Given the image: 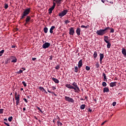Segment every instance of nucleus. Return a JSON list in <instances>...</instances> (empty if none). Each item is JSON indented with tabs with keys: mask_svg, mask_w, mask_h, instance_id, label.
Instances as JSON below:
<instances>
[{
	"mask_svg": "<svg viewBox=\"0 0 126 126\" xmlns=\"http://www.w3.org/2000/svg\"><path fill=\"white\" fill-rule=\"evenodd\" d=\"M30 10H31V8L26 9L22 14L21 19H23V18H25V16H27V18H26V22H30V20H31V17L27 16L29 13H30Z\"/></svg>",
	"mask_w": 126,
	"mask_h": 126,
	"instance_id": "1",
	"label": "nucleus"
},
{
	"mask_svg": "<svg viewBox=\"0 0 126 126\" xmlns=\"http://www.w3.org/2000/svg\"><path fill=\"white\" fill-rule=\"evenodd\" d=\"M65 87L68 88L69 89H73L75 92H77V91H80L78 86H77V84H76L75 82L73 83L72 85L69 84H67L65 85Z\"/></svg>",
	"mask_w": 126,
	"mask_h": 126,
	"instance_id": "2",
	"label": "nucleus"
},
{
	"mask_svg": "<svg viewBox=\"0 0 126 126\" xmlns=\"http://www.w3.org/2000/svg\"><path fill=\"white\" fill-rule=\"evenodd\" d=\"M108 30H110V27L105 28L104 29H100L96 31V33L98 36H103V35H105L106 33H108Z\"/></svg>",
	"mask_w": 126,
	"mask_h": 126,
	"instance_id": "3",
	"label": "nucleus"
},
{
	"mask_svg": "<svg viewBox=\"0 0 126 126\" xmlns=\"http://www.w3.org/2000/svg\"><path fill=\"white\" fill-rule=\"evenodd\" d=\"M68 12V10H63L62 12L60 13L59 14V16H60L61 17H63L64 15H66V13Z\"/></svg>",
	"mask_w": 126,
	"mask_h": 126,
	"instance_id": "4",
	"label": "nucleus"
},
{
	"mask_svg": "<svg viewBox=\"0 0 126 126\" xmlns=\"http://www.w3.org/2000/svg\"><path fill=\"white\" fill-rule=\"evenodd\" d=\"M64 99L65 101L69 102V103H73V102H74L73 98L69 97L68 96H65Z\"/></svg>",
	"mask_w": 126,
	"mask_h": 126,
	"instance_id": "5",
	"label": "nucleus"
},
{
	"mask_svg": "<svg viewBox=\"0 0 126 126\" xmlns=\"http://www.w3.org/2000/svg\"><path fill=\"white\" fill-rule=\"evenodd\" d=\"M51 46V43L49 42H45L44 44L42 45L43 49H47V48H49Z\"/></svg>",
	"mask_w": 126,
	"mask_h": 126,
	"instance_id": "6",
	"label": "nucleus"
},
{
	"mask_svg": "<svg viewBox=\"0 0 126 126\" xmlns=\"http://www.w3.org/2000/svg\"><path fill=\"white\" fill-rule=\"evenodd\" d=\"M10 60H12L11 63H17V58L16 56H11Z\"/></svg>",
	"mask_w": 126,
	"mask_h": 126,
	"instance_id": "7",
	"label": "nucleus"
},
{
	"mask_svg": "<svg viewBox=\"0 0 126 126\" xmlns=\"http://www.w3.org/2000/svg\"><path fill=\"white\" fill-rule=\"evenodd\" d=\"M69 29V34L70 35H72V36H73V35L74 34V33H75L74 29L72 27H71Z\"/></svg>",
	"mask_w": 126,
	"mask_h": 126,
	"instance_id": "8",
	"label": "nucleus"
},
{
	"mask_svg": "<svg viewBox=\"0 0 126 126\" xmlns=\"http://www.w3.org/2000/svg\"><path fill=\"white\" fill-rule=\"evenodd\" d=\"M19 96L20 95L18 94V95L15 96V99L16 100V106H18V104H19V101L20 100V97Z\"/></svg>",
	"mask_w": 126,
	"mask_h": 126,
	"instance_id": "9",
	"label": "nucleus"
},
{
	"mask_svg": "<svg viewBox=\"0 0 126 126\" xmlns=\"http://www.w3.org/2000/svg\"><path fill=\"white\" fill-rule=\"evenodd\" d=\"M99 62L100 63H102V61H103V59H104V54L100 53L99 54Z\"/></svg>",
	"mask_w": 126,
	"mask_h": 126,
	"instance_id": "10",
	"label": "nucleus"
},
{
	"mask_svg": "<svg viewBox=\"0 0 126 126\" xmlns=\"http://www.w3.org/2000/svg\"><path fill=\"white\" fill-rule=\"evenodd\" d=\"M82 65H83V64L82 63V60H80L78 62V67L79 68H81Z\"/></svg>",
	"mask_w": 126,
	"mask_h": 126,
	"instance_id": "11",
	"label": "nucleus"
},
{
	"mask_svg": "<svg viewBox=\"0 0 126 126\" xmlns=\"http://www.w3.org/2000/svg\"><path fill=\"white\" fill-rule=\"evenodd\" d=\"M110 87H115V86H117V82H111L109 84Z\"/></svg>",
	"mask_w": 126,
	"mask_h": 126,
	"instance_id": "12",
	"label": "nucleus"
},
{
	"mask_svg": "<svg viewBox=\"0 0 126 126\" xmlns=\"http://www.w3.org/2000/svg\"><path fill=\"white\" fill-rule=\"evenodd\" d=\"M80 32H81V30H80V28H77L76 31V33L78 36L80 35Z\"/></svg>",
	"mask_w": 126,
	"mask_h": 126,
	"instance_id": "13",
	"label": "nucleus"
},
{
	"mask_svg": "<svg viewBox=\"0 0 126 126\" xmlns=\"http://www.w3.org/2000/svg\"><path fill=\"white\" fill-rule=\"evenodd\" d=\"M103 93H107L108 92H110V90L109 89V88H108V87H105L103 88Z\"/></svg>",
	"mask_w": 126,
	"mask_h": 126,
	"instance_id": "14",
	"label": "nucleus"
},
{
	"mask_svg": "<svg viewBox=\"0 0 126 126\" xmlns=\"http://www.w3.org/2000/svg\"><path fill=\"white\" fill-rule=\"evenodd\" d=\"M122 53L124 55V57L126 58V49L123 48Z\"/></svg>",
	"mask_w": 126,
	"mask_h": 126,
	"instance_id": "15",
	"label": "nucleus"
},
{
	"mask_svg": "<svg viewBox=\"0 0 126 126\" xmlns=\"http://www.w3.org/2000/svg\"><path fill=\"white\" fill-rule=\"evenodd\" d=\"M54 9H55V8H54V7H50L48 10H49V14H51L52 13V12H53V10H54Z\"/></svg>",
	"mask_w": 126,
	"mask_h": 126,
	"instance_id": "16",
	"label": "nucleus"
},
{
	"mask_svg": "<svg viewBox=\"0 0 126 126\" xmlns=\"http://www.w3.org/2000/svg\"><path fill=\"white\" fill-rule=\"evenodd\" d=\"M104 41L105 42V43H107V42H109L108 40H109V37L108 36H104Z\"/></svg>",
	"mask_w": 126,
	"mask_h": 126,
	"instance_id": "17",
	"label": "nucleus"
},
{
	"mask_svg": "<svg viewBox=\"0 0 126 126\" xmlns=\"http://www.w3.org/2000/svg\"><path fill=\"white\" fill-rule=\"evenodd\" d=\"M52 80H53V81H54V82L55 83H59V82H60V81H59V80H58L57 79H56V78H52Z\"/></svg>",
	"mask_w": 126,
	"mask_h": 126,
	"instance_id": "18",
	"label": "nucleus"
},
{
	"mask_svg": "<svg viewBox=\"0 0 126 126\" xmlns=\"http://www.w3.org/2000/svg\"><path fill=\"white\" fill-rule=\"evenodd\" d=\"M55 28H56V27L55 26H52L51 28L50 29V33H53L54 31H53L54 30V29H55Z\"/></svg>",
	"mask_w": 126,
	"mask_h": 126,
	"instance_id": "19",
	"label": "nucleus"
},
{
	"mask_svg": "<svg viewBox=\"0 0 126 126\" xmlns=\"http://www.w3.org/2000/svg\"><path fill=\"white\" fill-rule=\"evenodd\" d=\"M106 44H107V48L108 49H110L111 48V42H109V41H106Z\"/></svg>",
	"mask_w": 126,
	"mask_h": 126,
	"instance_id": "20",
	"label": "nucleus"
},
{
	"mask_svg": "<svg viewBox=\"0 0 126 126\" xmlns=\"http://www.w3.org/2000/svg\"><path fill=\"white\" fill-rule=\"evenodd\" d=\"M102 76H103L104 81H107V77L106 76V74L105 73H103Z\"/></svg>",
	"mask_w": 126,
	"mask_h": 126,
	"instance_id": "21",
	"label": "nucleus"
},
{
	"mask_svg": "<svg viewBox=\"0 0 126 126\" xmlns=\"http://www.w3.org/2000/svg\"><path fill=\"white\" fill-rule=\"evenodd\" d=\"M62 0H57L56 3H57L58 5H60L62 3Z\"/></svg>",
	"mask_w": 126,
	"mask_h": 126,
	"instance_id": "22",
	"label": "nucleus"
},
{
	"mask_svg": "<svg viewBox=\"0 0 126 126\" xmlns=\"http://www.w3.org/2000/svg\"><path fill=\"white\" fill-rule=\"evenodd\" d=\"M78 68H79L77 66H75L74 70V72H78Z\"/></svg>",
	"mask_w": 126,
	"mask_h": 126,
	"instance_id": "23",
	"label": "nucleus"
},
{
	"mask_svg": "<svg viewBox=\"0 0 126 126\" xmlns=\"http://www.w3.org/2000/svg\"><path fill=\"white\" fill-rule=\"evenodd\" d=\"M80 108L81 110H84V109H85V104H82Z\"/></svg>",
	"mask_w": 126,
	"mask_h": 126,
	"instance_id": "24",
	"label": "nucleus"
},
{
	"mask_svg": "<svg viewBox=\"0 0 126 126\" xmlns=\"http://www.w3.org/2000/svg\"><path fill=\"white\" fill-rule=\"evenodd\" d=\"M47 91H48V92H49V93H52V94H54V96H57V94H55V92H51V91H50L49 90H48Z\"/></svg>",
	"mask_w": 126,
	"mask_h": 126,
	"instance_id": "25",
	"label": "nucleus"
},
{
	"mask_svg": "<svg viewBox=\"0 0 126 126\" xmlns=\"http://www.w3.org/2000/svg\"><path fill=\"white\" fill-rule=\"evenodd\" d=\"M97 52H96V51H95V52H94V59H97Z\"/></svg>",
	"mask_w": 126,
	"mask_h": 126,
	"instance_id": "26",
	"label": "nucleus"
},
{
	"mask_svg": "<svg viewBox=\"0 0 126 126\" xmlns=\"http://www.w3.org/2000/svg\"><path fill=\"white\" fill-rule=\"evenodd\" d=\"M43 30H44V33H48V28L47 27L44 28Z\"/></svg>",
	"mask_w": 126,
	"mask_h": 126,
	"instance_id": "27",
	"label": "nucleus"
},
{
	"mask_svg": "<svg viewBox=\"0 0 126 126\" xmlns=\"http://www.w3.org/2000/svg\"><path fill=\"white\" fill-rule=\"evenodd\" d=\"M102 85L103 87H106V86H107V83H106V82H103Z\"/></svg>",
	"mask_w": 126,
	"mask_h": 126,
	"instance_id": "28",
	"label": "nucleus"
},
{
	"mask_svg": "<svg viewBox=\"0 0 126 126\" xmlns=\"http://www.w3.org/2000/svg\"><path fill=\"white\" fill-rule=\"evenodd\" d=\"M4 8H5V9H7L8 8V4H6V3H4Z\"/></svg>",
	"mask_w": 126,
	"mask_h": 126,
	"instance_id": "29",
	"label": "nucleus"
},
{
	"mask_svg": "<svg viewBox=\"0 0 126 126\" xmlns=\"http://www.w3.org/2000/svg\"><path fill=\"white\" fill-rule=\"evenodd\" d=\"M57 124H58V126H63V123H62L61 122H60V120H58L57 121Z\"/></svg>",
	"mask_w": 126,
	"mask_h": 126,
	"instance_id": "30",
	"label": "nucleus"
},
{
	"mask_svg": "<svg viewBox=\"0 0 126 126\" xmlns=\"http://www.w3.org/2000/svg\"><path fill=\"white\" fill-rule=\"evenodd\" d=\"M4 53V50H2L0 51V57H1L2 56V54Z\"/></svg>",
	"mask_w": 126,
	"mask_h": 126,
	"instance_id": "31",
	"label": "nucleus"
},
{
	"mask_svg": "<svg viewBox=\"0 0 126 126\" xmlns=\"http://www.w3.org/2000/svg\"><path fill=\"white\" fill-rule=\"evenodd\" d=\"M110 33H114V32H115V30H114L113 28H110Z\"/></svg>",
	"mask_w": 126,
	"mask_h": 126,
	"instance_id": "32",
	"label": "nucleus"
},
{
	"mask_svg": "<svg viewBox=\"0 0 126 126\" xmlns=\"http://www.w3.org/2000/svg\"><path fill=\"white\" fill-rule=\"evenodd\" d=\"M39 90H40L41 91H42V92H44V91H45V89H44V88L42 87H40Z\"/></svg>",
	"mask_w": 126,
	"mask_h": 126,
	"instance_id": "33",
	"label": "nucleus"
},
{
	"mask_svg": "<svg viewBox=\"0 0 126 126\" xmlns=\"http://www.w3.org/2000/svg\"><path fill=\"white\" fill-rule=\"evenodd\" d=\"M12 119H13V118L12 116H11L8 118V120L9 122H12Z\"/></svg>",
	"mask_w": 126,
	"mask_h": 126,
	"instance_id": "34",
	"label": "nucleus"
},
{
	"mask_svg": "<svg viewBox=\"0 0 126 126\" xmlns=\"http://www.w3.org/2000/svg\"><path fill=\"white\" fill-rule=\"evenodd\" d=\"M23 72V70L20 69L19 71L17 72V74H20V73H22Z\"/></svg>",
	"mask_w": 126,
	"mask_h": 126,
	"instance_id": "35",
	"label": "nucleus"
},
{
	"mask_svg": "<svg viewBox=\"0 0 126 126\" xmlns=\"http://www.w3.org/2000/svg\"><path fill=\"white\" fill-rule=\"evenodd\" d=\"M86 70L89 71L90 70V67L89 66H86Z\"/></svg>",
	"mask_w": 126,
	"mask_h": 126,
	"instance_id": "36",
	"label": "nucleus"
},
{
	"mask_svg": "<svg viewBox=\"0 0 126 126\" xmlns=\"http://www.w3.org/2000/svg\"><path fill=\"white\" fill-rule=\"evenodd\" d=\"M22 84L24 85V87H26V86H27L26 83H25V82H24V81L22 82Z\"/></svg>",
	"mask_w": 126,
	"mask_h": 126,
	"instance_id": "37",
	"label": "nucleus"
},
{
	"mask_svg": "<svg viewBox=\"0 0 126 126\" xmlns=\"http://www.w3.org/2000/svg\"><path fill=\"white\" fill-rule=\"evenodd\" d=\"M3 111H4V109H0V114H3Z\"/></svg>",
	"mask_w": 126,
	"mask_h": 126,
	"instance_id": "38",
	"label": "nucleus"
},
{
	"mask_svg": "<svg viewBox=\"0 0 126 126\" xmlns=\"http://www.w3.org/2000/svg\"><path fill=\"white\" fill-rule=\"evenodd\" d=\"M60 65H57L56 67H55V69H60Z\"/></svg>",
	"mask_w": 126,
	"mask_h": 126,
	"instance_id": "39",
	"label": "nucleus"
},
{
	"mask_svg": "<svg viewBox=\"0 0 126 126\" xmlns=\"http://www.w3.org/2000/svg\"><path fill=\"white\" fill-rule=\"evenodd\" d=\"M64 22H65V24H68V23H69L70 22V21L67 20L65 21Z\"/></svg>",
	"mask_w": 126,
	"mask_h": 126,
	"instance_id": "40",
	"label": "nucleus"
},
{
	"mask_svg": "<svg viewBox=\"0 0 126 126\" xmlns=\"http://www.w3.org/2000/svg\"><path fill=\"white\" fill-rule=\"evenodd\" d=\"M95 67L96 68H99V63H96L95 64Z\"/></svg>",
	"mask_w": 126,
	"mask_h": 126,
	"instance_id": "41",
	"label": "nucleus"
},
{
	"mask_svg": "<svg viewBox=\"0 0 126 126\" xmlns=\"http://www.w3.org/2000/svg\"><path fill=\"white\" fill-rule=\"evenodd\" d=\"M116 105H117V102H113L112 103V105L113 106V107H115L116 106Z\"/></svg>",
	"mask_w": 126,
	"mask_h": 126,
	"instance_id": "42",
	"label": "nucleus"
},
{
	"mask_svg": "<svg viewBox=\"0 0 126 126\" xmlns=\"http://www.w3.org/2000/svg\"><path fill=\"white\" fill-rule=\"evenodd\" d=\"M105 1H107V2H109V3H111V4H114V2L113 1H108V0H105Z\"/></svg>",
	"mask_w": 126,
	"mask_h": 126,
	"instance_id": "43",
	"label": "nucleus"
},
{
	"mask_svg": "<svg viewBox=\"0 0 126 126\" xmlns=\"http://www.w3.org/2000/svg\"><path fill=\"white\" fill-rule=\"evenodd\" d=\"M53 5L52 6V7H54L55 8V7H56V3L55 2H53Z\"/></svg>",
	"mask_w": 126,
	"mask_h": 126,
	"instance_id": "44",
	"label": "nucleus"
},
{
	"mask_svg": "<svg viewBox=\"0 0 126 126\" xmlns=\"http://www.w3.org/2000/svg\"><path fill=\"white\" fill-rule=\"evenodd\" d=\"M3 123L4 124V125H5L6 126H10L9 125V124H8V123H7L6 122H3Z\"/></svg>",
	"mask_w": 126,
	"mask_h": 126,
	"instance_id": "45",
	"label": "nucleus"
},
{
	"mask_svg": "<svg viewBox=\"0 0 126 126\" xmlns=\"http://www.w3.org/2000/svg\"><path fill=\"white\" fill-rule=\"evenodd\" d=\"M23 100L26 102V103H28V101H27L26 98H24Z\"/></svg>",
	"mask_w": 126,
	"mask_h": 126,
	"instance_id": "46",
	"label": "nucleus"
},
{
	"mask_svg": "<svg viewBox=\"0 0 126 126\" xmlns=\"http://www.w3.org/2000/svg\"><path fill=\"white\" fill-rule=\"evenodd\" d=\"M52 88L53 90H56V88L54 86H52Z\"/></svg>",
	"mask_w": 126,
	"mask_h": 126,
	"instance_id": "47",
	"label": "nucleus"
},
{
	"mask_svg": "<svg viewBox=\"0 0 126 126\" xmlns=\"http://www.w3.org/2000/svg\"><path fill=\"white\" fill-rule=\"evenodd\" d=\"M37 110H38V111H40V110H41V108H40V107H39L38 106H37Z\"/></svg>",
	"mask_w": 126,
	"mask_h": 126,
	"instance_id": "48",
	"label": "nucleus"
},
{
	"mask_svg": "<svg viewBox=\"0 0 126 126\" xmlns=\"http://www.w3.org/2000/svg\"><path fill=\"white\" fill-rule=\"evenodd\" d=\"M49 60H50V61H52L53 60V57L50 56Z\"/></svg>",
	"mask_w": 126,
	"mask_h": 126,
	"instance_id": "49",
	"label": "nucleus"
},
{
	"mask_svg": "<svg viewBox=\"0 0 126 126\" xmlns=\"http://www.w3.org/2000/svg\"><path fill=\"white\" fill-rule=\"evenodd\" d=\"M81 28H85V26L82 25V26H81Z\"/></svg>",
	"mask_w": 126,
	"mask_h": 126,
	"instance_id": "50",
	"label": "nucleus"
},
{
	"mask_svg": "<svg viewBox=\"0 0 126 126\" xmlns=\"http://www.w3.org/2000/svg\"><path fill=\"white\" fill-rule=\"evenodd\" d=\"M28 24V22H27L26 21L25 22V23L24 24L25 26H26V25Z\"/></svg>",
	"mask_w": 126,
	"mask_h": 126,
	"instance_id": "51",
	"label": "nucleus"
},
{
	"mask_svg": "<svg viewBox=\"0 0 126 126\" xmlns=\"http://www.w3.org/2000/svg\"><path fill=\"white\" fill-rule=\"evenodd\" d=\"M36 59H37V58H33L32 59V61H35Z\"/></svg>",
	"mask_w": 126,
	"mask_h": 126,
	"instance_id": "52",
	"label": "nucleus"
},
{
	"mask_svg": "<svg viewBox=\"0 0 126 126\" xmlns=\"http://www.w3.org/2000/svg\"><path fill=\"white\" fill-rule=\"evenodd\" d=\"M94 101L95 103H97V100L96 99H94Z\"/></svg>",
	"mask_w": 126,
	"mask_h": 126,
	"instance_id": "53",
	"label": "nucleus"
},
{
	"mask_svg": "<svg viewBox=\"0 0 126 126\" xmlns=\"http://www.w3.org/2000/svg\"><path fill=\"white\" fill-rule=\"evenodd\" d=\"M17 95V92L15 93V96H16Z\"/></svg>",
	"mask_w": 126,
	"mask_h": 126,
	"instance_id": "54",
	"label": "nucleus"
},
{
	"mask_svg": "<svg viewBox=\"0 0 126 126\" xmlns=\"http://www.w3.org/2000/svg\"><path fill=\"white\" fill-rule=\"evenodd\" d=\"M34 119H35V120H38V118H37V117H36V116H34Z\"/></svg>",
	"mask_w": 126,
	"mask_h": 126,
	"instance_id": "55",
	"label": "nucleus"
},
{
	"mask_svg": "<svg viewBox=\"0 0 126 126\" xmlns=\"http://www.w3.org/2000/svg\"><path fill=\"white\" fill-rule=\"evenodd\" d=\"M22 69H23V70H26V69L24 67H22Z\"/></svg>",
	"mask_w": 126,
	"mask_h": 126,
	"instance_id": "56",
	"label": "nucleus"
},
{
	"mask_svg": "<svg viewBox=\"0 0 126 126\" xmlns=\"http://www.w3.org/2000/svg\"><path fill=\"white\" fill-rule=\"evenodd\" d=\"M23 111H26V108H25V107H24L23 108Z\"/></svg>",
	"mask_w": 126,
	"mask_h": 126,
	"instance_id": "57",
	"label": "nucleus"
},
{
	"mask_svg": "<svg viewBox=\"0 0 126 126\" xmlns=\"http://www.w3.org/2000/svg\"><path fill=\"white\" fill-rule=\"evenodd\" d=\"M89 27V25H88L87 26H85V28H88Z\"/></svg>",
	"mask_w": 126,
	"mask_h": 126,
	"instance_id": "58",
	"label": "nucleus"
},
{
	"mask_svg": "<svg viewBox=\"0 0 126 126\" xmlns=\"http://www.w3.org/2000/svg\"><path fill=\"white\" fill-rule=\"evenodd\" d=\"M105 125V122H103L101 124V126H104Z\"/></svg>",
	"mask_w": 126,
	"mask_h": 126,
	"instance_id": "59",
	"label": "nucleus"
},
{
	"mask_svg": "<svg viewBox=\"0 0 126 126\" xmlns=\"http://www.w3.org/2000/svg\"><path fill=\"white\" fill-rule=\"evenodd\" d=\"M101 1L103 2V3H105V0H101Z\"/></svg>",
	"mask_w": 126,
	"mask_h": 126,
	"instance_id": "60",
	"label": "nucleus"
},
{
	"mask_svg": "<svg viewBox=\"0 0 126 126\" xmlns=\"http://www.w3.org/2000/svg\"><path fill=\"white\" fill-rule=\"evenodd\" d=\"M89 112H90V113H91V112H92V110H91V109H89Z\"/></svg>",
	"mask_w": 126,
	"mask_h": 126,
	"instance_id": "61",
	"label": "nucleus"
},
{
	"mask_svg": "<svg viewBox=\"0 0 126 126\" xmlns=\"http://www.w3.org/2000/svg\"><path fill=\"white\" fill-rule=\"evenodd\" d=\"M80 100H81V101H84V100H85V99H83V98H81Z\"/></svg>",
	"mask_w": 126,
	"mask_h": 126,
	"instance_id": "62",
	"label": "nucleus"
},
{
	"mask_svg": "<svg viewBox=\"0 0 126 126\" xmlns=\"http://www.w3.org/2000/svg\"><path fill=\"white\" fill-rule=\"evenodd\" d=\"M12 48H15V45L12 46Z\"/></svg>",
	"mask_w": 126,
	"mask_h": 126,
	"instance_id": "63",
	"label": "nucleus"
},
{
	"mask_svg": "<svg viewBox=\"0 0 126 126\" xmlns=\"http://www.w3.org/2000/svg\"><path fill=\"white\" fill-rule=\"evenodd\" d=\"M4 121H5L6 122H7V119H4Z\"/></svg>",
	"mask_w": 126,
	"mask_h": 126,
	"instance_id": "64",
	"label": "nucleus"
}]
</instances>
